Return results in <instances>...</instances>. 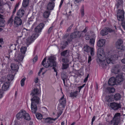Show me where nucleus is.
Masks as SVG:
<instances>
[{"instance_id":"09e8293b","label":"nucleus","mask_w":125,"mask_h":125,"mask_svg":"<svg viewBox=\"0 0 125 125\" xmlns=\"http://www.w3.org/2000/svg\"><path fill=\"white\" fill-rule=\"evenodd\" d=\"M95 39L94 38H92L90 39V43L92 45H94V44Z\"/></svg>"},{"instance_id":"9d476101","label":"nucleus","mask_w":125,"mask_h":125,"mask_svg":"<svg viewBox=\"0 0 125 125\" xmlns=\"http://www.w3.org/2000/svg\"><path fill=\"white\" fill-rule=\"evenodd\" d=\"M39 98L36 96L33 97L31 99V104H33L37 105L39 103Z\"/></svg>"},{"instance_id":"aec40b11","label":"nucleus","mask_w":125,"mask_h":125,"mask_svg":"<svg viewBox=\"0 0 125 125\" xmlns=\"http://www.w3.org/2000/svg\"><path fill=\"white\" fill-rule=\"evenodd\" d=\"M105 101L108 102H110L114 100L113 95H111L110 96H106L105 97Z\"/></svg>"},{"instance_id":"f704fd0d","label":"nucleus","mask_w":125,"mask_h":125,"mask_svg":"<svg viewBox=\"0 0 125 125\" xmlns=\"http://www.w3.org/2000/svg\"><path fill=\"white\" fill-rule=\"evenodd\" d=\"M92 47H91L87 45H86L84 47V50L87 52L90 51V50Z\"/></svg>"},{"instance_id":"f3484780","label":"nucleus","mask_w":125,"mask_h":125,"mask_svg":"<svg viewBox=\"0 0 125 125\" xmlns=\"http://www.w3.org/2000/svg\"><path fill=\"white\" fill-rule=\"evenodd\" d=\"M69 51L67 50H65L62 52L61 54L62 56H63L65 57H68L69 56Z\"/></svg>"},{"instance_id":"3c124183","label":"nucleus","mask_w":125,"mask_h":125,"mask_svg":"<svg viewBox=\"0 0 125 125\" xmlns=\"http://www.w3.org/2000/svg\"><path fill=\"white\" fill-rule=\"evenodd\" d=\"M90 36L88 35L87 34H86L85 35V39L87 40H88L90 39Z\"/></svg>"},{"instance_id":"a878e982","label":"nucleus","mask_w":125,"mask_h":125,"mask_svg":"<svg viewBox=\"0 0 125 125\" xmlns=\"http://www.w3.org/2000/svg\"><path fill=\"white\" fill-rule=\"evenodd\" d=\"M29 0H23L22 3V6L24 8L28 7L29 5Z\"/></svg>"},{"instance_id":"864d4df0","label":"nucleus","mask_w":125,"mask_h":125,"mask_svg":"<svg viewBox=\"0 0 125 125\" xmlns=\"http://www.w3.org/2000/svg\"><path fill=\"white\" fill-rule=\"evenodd\" d=\"M4 93V92L2 90H0V99L3 97Z\"/></svg>"},{"instance_id":"c85d7f7f","label":"nucleus","mask_w":125,"mask_h":125,"mask_svg":"<svg viewBox=\"0 0 125 125\" xmlns=\"http://www.w3.org/2000/svg\"><path fill=\"white\" fill-rule=\"evenodd\" d=\"M54 3L53 1L49 2L47 5V8H54Z\"/></svg>"},{"instance_id":"13d9d810","label":"nucleus","mask_w":125,"mask_h":125,"mask_svg":"<svg viewBox=\"0 0 125 125\" xmlns=\"http://www.w3.org/2000/svg\"><path fill=\"white\" fill-rule=\"evenodd\" d=\"M122 21L121 25L124 29L125 30V22L123 21Z\"/></svg>"},{"instance_id":"a18cd8bd","label":"nucleus","mask_w":125,"mask_h":125,"mask_svg":"<svg viewBox=\"0 0 125 125\" xmlns=\"http://www.w3.org/2000/svg\"><path fill=\"white\" fill-rule=\"evenodd\" d=\"M52 119L50 118H47L46 119L45 122L46 123H50L52 122Z\"/></svg>"},{"instance_id":"5701e85b","label":"nucleus","mask_w":125,"mask_h":125,"mask_svg":"<svg viewBox=\"0 0 125 125\" xmlns=\"http://www.w3.org/2000/svg\"><path fill=\"white\" fill-rule=\"evenodd\" d=\"M121 97V95L119 93H117L113 95V98L114 100L116 101L120 100Z\"/></svg>"},{"instance_id":"b1692460","label":"nucleus","mask_w":125,"mask_h":125,"mask_svg":"<svg viewBox=\"0 0 125 125\" xmlns=\"http://www.w3.org/2000/svg\"><path fill=\"white\" fill-rule=\"evenodd\" d=\"M11 67L12 70L18 71V66L17 65L14 63H12L11 65Z\"/></svg>"},{"instance_id":"7c9ffc66","label":"nucleus","mask_w":125,"mask_h":125,"mask_svg":"<svg viewBox=\"0 0 125 125\" xmlns=\"http://www.w3.org/2000/svg\"><path fill=\"white\" fill-rule=\"evenodd\" d=\"M7 79L8 81H11L14 79V76L13 75L9 74L7 75Z\"/></svg>"},{"instance_id":"f03ea898","label":"nucleus","mask_w":125,"mask_h":125,"mask_svg":"<svg viewBox=\"0 0 125 125\" xmlns=\"http://www.w3.org/2000/svg\"><path fill=\"white\" fill-rule=\"evenodd\" d=\"M56 58L53 56H51L48 57L47 62H46V59L45 58L43 60L41 63L45 67L47 68H51L53 66V69L55 72H57V70L55 67L56 66L57 63L56 62Z\"/></svg>"},{"instance_id":"774afa93","label":"nucleus","mask_w":125,"mask_h":125,"mask_svg":"<svg viewBox=\"0 0 125 125\" xmlns=\"http://www.w3.org/2000/svg\"><path fill=\"white\" fill-rule=\"evenodd\" d=\"M107 28L108 29V31H109L110 32H112L114 31L112 29H110L109 28Z\"/></svg>"},{"instance_id":"393cba45","label":"nucleus","mask_w":125,"mask_h":125,"mask_svg":"<svg viewBox=\"0 0 125 125\" xmlns=\"http://www.w3.org/2000/svg\"><path fill=\"white\" fill-rule=\"evenodd\" d=\"M39 90L37 88H34L32 90L31 94H32V96L38 95L39 94Z\"/></svg>"},{"instance_id":"dca6fc26","label":"nucleus","mask_w":125,"mask_h":125,"mask_svg":"<svg viewBox=\"0 0 125 125\" xmlns=\"http://www.w3.org/2000/svg\"><path fill=\"white\" fill-rule=\"evenodd\" d=\"M105 42V40H100L98 42L97 45L98 47H102L104 45Z\"/></svg>"},{"instance_id":"de8ad7c7","label":"nucleus","mask_w":125,"mask_h":125,"mask_svg":"<svg viewBox=\"0 0 125 125\" xmlns=\"http://www.w3.org/2000/svg\"><path fill=\"white\" fill-rule=\"evenodd\" d=\"M70 37L73 39L76 38L74 32L72 33L70 35Z\"/></svg>"},{"instance_id":"2eb2a0df","label":"nucleus","mask_w":125,"mask_h":125,"mask_svg":"<svg viewBox=\"0 0 125 125\" xmlns=\"http://www.w3.org/2000/svg\"><path fill=\"white\" fill-rule=\"evenodd\" d=\"M0 27H4L5 26V21L3 18V16L0 14Z\"/></svg>"},{"instance_id":"20e7f679","label":"nucleus","mask_w":125,"mask_h":125,"mask_svg":"<svg viewBox=\"0 0 125 125\" xmlns=\"http://www.w3.org/2000/svg\"><path fill=\"white\" fill-rule=\"evenodd\" d=\"M16 117L18 119L20 118H23L27 120H30L31 118L29 115L27 113L26 111L23 110H21L17 115Z\"/></svg>"},{"instance_id":"a211bd4d","label":"nucleus","mask_w":125,"mask_h":125,"mask_svg":"<svg viewBox=\"0 0 125 125\" xmlns=\"http://www.w3.org/2000/svg\"><path fill=\"white\" fill-rule=\"evenodd\" d=\"M24 11L22 9H20L17 13V15L19 17H22L24 14Z\"/></svg>"},{"instance_id":"f257e3e1","label":"nucleus","mask_w":125,"mask_h":125,"mask_svg":"<svg viewBox=\"0 0 125 125\" xmlns=\"http://www.w3.org/2000/svg\"><path fill=\"white\" fill-rule=\"evenodd\" d=\"M101 52L99 53L98 55L99 64L100 66L102 67H105L106 66V64L105 60L102 59L105 58L106 59V61L108 64L110 63H111L112 64L114 63V61L115 59H117L118 58V55L116 54L112 55L110 56H108L109 55H108V53H104L103 50H101Z\"/></svg>"},{"instance_id":"5fc2aeb1","label":"nucleus","mask_w":125,"mask_h":125,"mask_svg":"<svg viewBox=\"0 0 125 125\" xmlns=\"http://www.w3.org/2000/svg\"><path fill=\"white\" fill-rule=\"evenodd\" d=\"M85 85V84H83L82 85L79 86L78 87V90H79V93L81 91V89L83 87H84Z\"/></svg>"},{"instance_id":"2f4dec72","label":"nucleus","mask_w":125,"mask_h":125,"mask_svg":"<svg viewBox=\"0 0 125 125\" xmlns=\"http://www.w3.org/2000/svg\"><path fill=\"white\" fill-rule=\"evenodd\" d=\"M24 56V55H22V54L21 53H19L17 56L18 59L20 61H22L23 59Z\"/></svg>"},{"instance_id":"e2e57ef3","label":"nucleus","mask_w":125,"mask_h":125,"mask_svg":"<svg viewBox=\"0 0 125 125\" xmlns=\"http://www.w3.org/2000/svg\"><path fill=\"white\" fill-rule=\"evenodd\" d=\"M89 76V74H88L87 77L85 78L84 80V82H85L87 81V79L88 77Z\"/></svg>"},{"instance_id":"4d7b16f0","label":"nucleus","mask_w":125,"mask_h":125,"mask_svg":"<svg viewBox=\"0 0 125 125\" xmlns=\"http://www.w3.org/2000/svg\"><path fill=\"white\" fill-rule=\"evenodd\" d=\"M53 27V26H52L50 27L49 28V29L48 30V34H50V33L51 32L52 30Z\"/></svg>"},{"instance_id":"49530a36","label":"nucleus","mask_w":125,"mask_h":125,"mask_svg":"<svg viewBox=\"0 0 125 125\" xmlns=\"http://www.w3.org/2000/svg\"><path fill=\"white\" fill-rule=\"evenodd\" d=\"M61 77L62 79H66L67 78V76L66 74L64 73H62L61 74Z\"/></svg>"},{"instance_id":"e433bc0d","label":"nucleus","mask_w":125,"mask_h":125,"mask_svg":"<svg viewBox=\"0 0 125 125\" xmlns=\"http://www.w3.org/2000/svg\"><path fill=\"white\" fill-rule=\"evenodd\" d=\"M37 118L39 119H41L42 118V115L39 113H37L36 114Z\"/></svg>"},{"instance_id":"c756f323","label":"nucleus","mask_w":125,"mask_h":125,"mask_svg":"<svg viewBox=\"0 0 125 125\" xmlns=\"http://www.w3.org/2000/svg\"><path fill=\"white\" fill-rule=\"evenodd\" d=\"M78 92L76 91L75 92H71L70 93V96L71 97H76L77 95Z\"/></svg>"},{"instance_id":"f8f14e48","label":"nucleus","mask_w":125,"mask_h":125,"mask_svg":"<svg viewBox=\"0 0 125 125\" xmlns=\"http://www.w3.org/2000/svg\"><path fill=\"white\" fill-rule=\"evenodd\" d=\"M10 82H6L4 83L2 86V91H6L8 90L10 86Z\"/></svg>"},{"instance_id":"680f3d73","label":"nucleus","mask_w":125,"mask_h":125,"mask_svg":"<svg viewBox=\"0 0 125 125\" xmlns=\"http://www.w3.org/2000/svg\"><path fill=\"white\" fill-rule=\"evenodd\" d=\"M92 60L91 59V57L90 56H89L88 58V62L89 63Z\"/></svg>"},{"instance_id":"c03bdc74","label":"nucleus","mask_w":125,"mask_h":125,"mask_svg":"<svg viewBox=\"0 0 125 125\" xmlns=\"http://www.w3.org/2000/svg\"><path fill=\"white\" fill-rule=\"evenodd\" d=\"M26 78H24L22 79L21 81V86H23L24 84Z\"/></svg>"},{"instance_id":"6e6552de","label":"nucleus","mask_w":125,"mask_h":125,"mask_svg":"<svg viewBox=\"0 0 125 125\" xmlns=\"http://www.w3.org/2000/svg\"><path fill=\"white\" fill-rule=\"evenodd\" d=\"M110 106L114 110H117L121 107V105L120 104L114 102L111 103Z\"/></svg>"},{"instance_id":"603ef678","label":"nucleus","mask_w":125,"mask_h":125,"mask_svg":"<svg viewBox=\"0 0 125 125\" xmlns=\"http://www.w3.org/2000/svg\"><path fill=\"white\" fill-rule=\"evenodd\" d=\"M38 57L37 55H36L33 59V62L34 63H35L37 60Z\"/></svg>"},{"instance_id":"ea45409f","label":"nucleus","mask_w":125,"mask_h":125,"mask_svg":"<svg viewBox=\"0 0 125 125\" xmlns=\"http://www.w3.org/2000/svg\"><path fill=\"white\" fill-rule=\"evenodd\" d=\"M69 67V64H64L63 63L62 64V70L66 69Z\"/></svg>"},{"instance_id":"473e14b6","label":"nucleus","mask_w":125,"mask_h":125,"mask_svg":"<svg viewBox=\"0 0 125 125\" xmlns=\"http://www.w3.org/2000/svg\"><path fill=\"white\" fill-rule=\"evenodd\" d=\"M62 46H61L62 49H64L68 44V42L66 41H63L62 43Z\"/></svg>"},{"instance_id":"69168bd1","label":"nucleus","mask_w":125,"mask_h":125,"mask_svg":"<svg viewBox=\"0 0 125 125\" xmlns=\"http://www.w3.org/2000/svg\"><path fill=\"white\" fill-rule=\"evenodd\" d=\"M0 43L2 44H3V40L2 38H0Z\"/></svg>"},{"instance_id":"a19ab883","label":"nucleus","mask_w":125,"mask_h":125,"mask_svg":"<svg viewBox=\"0 0 125 125\" xmlns=\"http://www.w3.org/2000/svg\"><path fill=\"white\" fill-rule=\"evenodd\" d=\"M62 62L64 63H67L69 62V60L67 57H65L62 59Z\"/></svg>"},{"instance_id":"6e6d98bb","label":"nucleus","mask_w":125,"mask_h":125,"mask_svg":"<svg viewBox=\"0 0 125 125\" xmlns=\"http://www.w3.org/2000/svg\"><path fill=\"white\" fill-rule=\"evenodd\" d=\"M73 24H71V25L67 29V32H69L70 31L71 29L72 28V27L73 26Z\"/></svg>"},{"instance_id":"9b49d317","label":"nucleus","mask_w":125,"mask_h":125,"mask_svg":"<svg viewBox=\"0 0 125 125\" xmlns=\"http://www.w3.org/2000/svg\"><path fill=\"white\" fill-rule=\"evenodd\" d=\"M108 84L109 85L112 86H114L117 84L115 78L112 77L110 78L108 80Z\"/></svg>"},{"instance_id":"1a4fd4ad","label":"nucleus","mask_w":125,"mask_h":125,"mask_svg":"<svg viewBox=\"0 0 125 125\" xmlns=\"http://www.w3.org/2000/svg\"><path fill=\"white\" fill-rule=\"evenodd\" d=\"M14 26L17 27L22 24V20L20 17L18 16H16L14 18Z\"/></svg>"},{"instance_id":"338daca9","label":"nucleus","mask_w":125,"mask_h":125,"mask_svg":"<svg viewBox=\"0 0 125 125\" xmlns=\"http://www.w3.org/2000/svg\"><path fill=\"white\" fill-rule=\"evenodd\" d=\"M3 5V0H0V6H1Z\"/></svg>"},{"instance_id":"72a5a7b5","label":"nucleus","mask_w":125,"mask_h":125,"mask_svg":"<svg viewBox=\"0 0 125 125\" xmlns=\"http://www.w3.org/2000/svg\"><path fill=\"white\" fill-rule=\"evenodd\" d=\"M27 49V48L26 47L23 46L20 49L21 52V53L25 54Z\"/></svg>"},{"instance_id":"4468645a","label":"nucleus","mask_w":125,"mask_h":125,"mask_svg":"<svg viewBox=\"0 0 125 125\" xmlns=\"http://www.w3.org/2000/svg\"><path fill=\"white\" fill-rule=\"evenodd\" d=\"M60 104L62 106V107H64L65 106L66 101L65 99L64 98L63 95L60 99Z\"/></svg>"},{"instance_id":"bb28decb","label":"nucleus","mask_w":125,"mask_h":125,"mask_svg":"<svg viewBox=\"0 0 125 125\" xmlns=\"http://www.w3.org/2000/svg\"><path fill=\"white\" fill-rule=\"evenodd\" d=\"M13 16L12 15L7 22V24H10V27L12 26L13 22L14 21L13 19Z\"/></svg>"},{"instance_id":"0e129e2a","label":"nucleus","mask_w":125,"mask_h":125,"mask_svg":"<svg viewBox=\"0 0 125 125\" xmlns=\"http://www.w3.org/2000/svg\"><path fill=\"white\" fill-rule=\"evenodd\" d=\"M64 0H61V2L60 5L59 6V7L60 8L61 7V6L62 5L63 2Z\"/></svg>"},{"instance_id":"7ed1b4c3","label":"nucleus","mask_w":125,"mask_h":125,"mask_svg":"<svg viewBox=\"0 0 125 125\" xmlns=\"http://www.w3.org/2000/svg\"><path fill=\"white\" fill-rule=\"evenodd\" d=\"M44 25L42 23L40 24L34 29L35 32L33 33L32 35L29 37L26 40V42L28 45L30 44L33 42L34 40L39 35L38 33L42 31V30L44 27Z\"/></svg>"},{"instance_id":"39448f33","label":"nucleus","mask_w":125,"mask_h":125,"mask_svg":"<svg viewBox=\"0 0 125 125\" xmlns=\"http://www.w3.org/2000/svg\"><path fill=\"white\" fill-rule=\"evenodd\" d=\"M121 116V114L119 113H117L115 114L110 123L111 124H112L113 123V125H118L120 122Z\"/></svg>"},{"instance_id":"79ce46f5","label":"nucleus","mask_w":125,"mask_h":125,"mask_svg":"<svg viewBox=\"0 0 125 125\" xmlns=\"http://www.w3.org/2000/svg\"><path fill=\"white\" fill-rule=\"evenodd\" d=\"M90 54L91 56H93L94 54V49L93 48H91L90 50Z\"/></svg>"},{"instance_id":"4be33fe9","label":"nucleus","mask_w":125,"mask_h":125,"mask_svg":"<svg viewBox=\"0 0 125 125\" xmlns=\"http://www.w3.org/2000/svg\"><path fill=\"white\" fill-rule=\"evenodd\" d=\"M31 108L32 112L34 114L36 113L37 110V105L31 104Z\"/></svg>"},{"instance_id":"37998d69","label":"nucleus","mask_w":125,"mask_h":125,"mask_svg":"<svg viewBox=\"0 0 125 125\" xmlns=\"http://www.w3.org/2000/svg\"><path fill=\"white\" fill-rule=\"evenodd\" d=\"M123 43V41L121 39L118 40L117 42V44L119 46H120Z\"/></svg>"},{"instance_id":"423d86ee","label":"nucleus","mask_w":125,"mask_h":125,"mask_svg":"<svg viewBox=\"0 0 125 125\" xmlns=\"http://www.w3.org/2000/svg\"><path fill=\"white\" fill-rule=\"evenodd\" d=\"M117 84H121L124 80V76L122 73H118L115 78Z\"/></svg>"},{"instance_id":"bf43d9fd","label":"nucleus","mask_w":125,"mask_h":125,"mask_svg":"<svg viewBox=\"0 0 125 125\" xmlns=\"http://www.w3.org/2000/svg\"><path fill=\"white\" fill-rule=\"evenodd\" d=\"M81 14L82 17H83L84 15V9H82L81 10Z\"/></svg>"},{"instance_id":"052dcab7","label":"nucleus","mask_w":125,"mask_h":125,"mask_svg":"<svg viewBox=\"0 0 125 125\" xmlns=\"http://www.w3.org/2000/svg\"><path fill=\"white\" fill-rule=\"evenodd\" d=\"M73 39H72L70 37V38H68L67 40V42H70L72 41Z\"/></svg>"},{"instance_id":"58836bf2","label":"nucleus","mask_w":125,"mask_h":125,"mask_svg":"<svg viewBox=\"0 0 125 125\" xmlns=\"http://www.w3.org/2000/svg\"><path fill=\"white\" fill-rule=\"evenodd\" d=\"M119 69L115 67L112 72L114 73L115 74H117L119 73L118 72H119Z\"/></svg>"},{"instance_id":"0eeeda50","label":"nucleus","mask_w":125,"mask_h":125,"mask_svg":"<svg viewBox=\"0 0 125 125\" xmlns=\"http://www.w3.org/2000/svg\"><path fill=\"white\" fill-rule=\"evenodd\" d=\"M125 12L123 10L118 9L117 12V17L119 21H122L124 19V14Z\"/></svg>"},{"instance_id":"4c0bfd02","label":"nucleus","mask_w":125,"mask_h":125,"mask_svg":"<svg viewBox=\"0 0 125 125\" xmlns=\"http://www.w3.org/2000/svg\"><path fill=\"white\" fill-rule=\"evenodd\" d=\"M111 115L110 114H108L107 115V117L105 118V120L107 122L109 123H111L109 121L111 119Z\"/></svg>"},{"instance_id":"ddd939ff","label":"nucleus","mask_w":125,"mask_h":125,"mask_svg":"<svg viewBox=\"0 0 125 125\" xmlns=\"http://www.w3.org/2000/svg\"><path fill=\"white\" fill-rule=\"evenodd\" d=\"M47 8V10H46L43 13V16L44 18H48L50 15V10H53V8Z\"/></svg>"},{"instance_id":"8fccbe9b","label":"nucleus","mask_w":125,"mask_h":125,"mask_svg":"<svg viewBox=\"0 0 125 125\" xmlns=\"http://www.w3.org/2000/svg\"><path fill=\"white\" fill-rule=\"evenodd\" d=\"M62 111L61 110H59V111L57 113L58 116H57V118H58L62 114Z\"/></svg>"},{"instance_id":"412c9836","label":"nucleus","mask_w":125,"mask_h":125,"mask_svg":"<svg viewBox=\"0 0 125 125\" xmlns=\"http://www.w3.org/2000/svg\"><path fill=\"white\" fill-rule=\"evenodd\" d=\"M108 28H105L102 30L100 32V34L103 36L105 35L108 34Z\"/></svg>"},{"instance_id":"c9c22d12","label":"nucleus","mask_w":125,"mask_h":125,"mask_svg":"<svg viewBox=\"0 0 125 125\" xmlns=\"http://www.w3.org/2000/svg\"><path fill=\"white\" fill-rule=\"evenodd\" d=\"M75 34L76 38H80L81 36V33L80 31H75Z\"/></svg>"},{"instance_id":"6ab92c4d","label":"nucleus","mask_w":125,"mask_h":125,"mask_svg":"<svg viewBox=\"0 0 125 125\" xmlns=\"http://www.w3.org/2000/svg\"><path fill=\"white\" fill-rule=\"evenodd\" d=\"M123 0H118L115 6L117 8H121L123 7Z\"/></svg>"},{"instance_id":"cd10ccee","label":"nucleus","mask_w":125,"mask_h":125,"mask_svg":"<svg viewBox=\"0 0 125 125\" xmlns=\"http://www.w3.org/2000/svg\"><path fill=\"white\" fill-rule=\"evenodd\" d=\"M107 91L109 93H113L115 91V89L113 87H108L106 89Z\"/></svg>"}]
</instances>
